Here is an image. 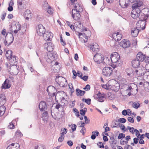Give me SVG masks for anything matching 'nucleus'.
Here are the masks:
<instances>
[{
  "mask_svg": "<svg viewBox=\"0 0 149 149\" xmlns=\"http://www.w3.org/2000/svg\"><path fill=\"white\" fill-rule=\"evenodd\" d=\"M120 57L119 55L116 52L114 53L111 55L110 58L112 63H114V68L121 65L122 63L120 61Z\"/></svg>",
  "mask_w": 149,
  "mask_h": 149,
  "instance_id": "1",
  "label": "nucleus"
},
{
  "mask_svg": "<svg viewBox=\"0 0 149 149\" xmlns=\"http://www.w3.org/2000/svg\"><path fill=\"white\" fill-rule=\"evenodd\" d=\"M6 102V97L4 95H0V116L4 114L6 108L4 105Z\"/></svg>",
  "mask_w": 149,
  "mask_h": 149,
  "instance_id": "2",
  "label": "nucleus"
},
{
  "mask_svg": "<svg viewBox=\"0 0 149 149\" xmlns=\"http://www.w3.org/2000/svg\"><path fill=\"white\" fill-rule=\"evenodd\" d=\"M136 4H133L132 6L133 10L131 13V17L135 19L139 17L140 16V13L141 10L139 8L140 7H138Z\"/></svg>",
  "mask_w": 149,
  "mask_h": 149,
  "instance_id": "3",
  "label": "nucleus"
},
{
  "mask_svg": "<svg viewBox=\"0 0 149 149\" xmlns=\"http://www.w3.org/2000/svg\"><path fill=\"white\" fill-rule=\"evenodd\" d=\"M21 29V30H23V31H22V33H24L26 31V29L25 28L22 27L21 28V25L19 24V23L16 24L15 25H13L11 26V27L10 28V31H12V32L14 31V33H17L18 31Z\"/></svg>",
  "mask_w": 149,
  "mask_h": 149,
  "instance_id": "4",
  "label": "nucleus"
},
{
  "mask_svg": "<svg viewBox=\"0 0 149 149\" xmlns=\"http://www.w3.org/2000/svg\"><path fill=\"white\" fill-rule=\"evenodd\" d=\"M55 80L56 82L61 87H64L67 84L66 79L61 76H56Z\"/></svg>",
  "mask_w": 149,
  "mask_h": 149,
  "instance_id": "5",
  "label": "nucleus"
},
{
  "mask_svg": "<svg viewBox=\"0 0 149 149\" xmlns=\"http://www.w3.org/2000/svg\"><path fill=\"white\" fill-rule=\"evenodd\" d=\"M146 71V69L143 66H140L134 70V73H135L138 77L143 76L144 75V73Z\"/></svg>",
  "mask_w": 149,
  "mask_h": 149,
  "instance_id": "6",
  "label": "nucleus"
},
{
  "mask_svg": "<svg viewBox=\"0 0 149 149\" xmlns=\"http://www.w3.org/2000/svg\"><path fill=\"white\" fill-rule=\"evenodd\" d=\"M61 113H59L56 112L55 113H53V112L51 110V114L53 118L55 120H58L62 118L64 115V109H63Z\"/></svg>",
  "mask_w": 149,
  "mask_h": 149,
  "instance_id": "7",
  "label": "nucleus"
},
{
  "mask_svg": "<svg viewBox=\"0 0 149 149\" xmlns=\"http://www.w3.org/2000/svg\"><path fill=\"white\" fill-rule=\"evenodd\" d=\"M56 54L50 53L46 54L45 55V58L46 61L48 63H51L56 58Z\"/></svg>",
  "mask_w": 149,
  "mask_h": 149,
  "instance_id": "8",
  "label": "nucleus"
},
{
  "mask_svg": "<svg viewBox=\"0 0 149 149\" xmlns=\"http://www.w3.org/2000/svg\"><path fill=\"white\" fill-rule=\"evenodd\" d=\"M104 56L100 53L96 54L94 57V60L97 63H100L102 62L104 60Z\"/></svg>",
  "mask_w": 149,
  "mask_h": 149,
  "instance_id": "9",
  "label": "nucleus"
},
{
  "mask_svg": "<svg viewBox=\"0 0 149 149\" xmlns=\"http://www.w3.org/2000/svg\"><path fill=\"white\" fill-rule=\"evenodd\" d=\"M112 69L110 67H106L102 70V74L104 76L106 77H109L112 74Z\"/></svg>",
  "mask_w": 149,
  "mask_h": 149,
  "instance_id": "10",
  "label": "nucleus"
},
{
  "mask_svg": "<svg viewBox=\"0 0 149 149\" xmlns=\"http://www.w3.org/2000/svg\"><path fill=\"white\" fill-rule=\"evenodd\" d=\"M9 71L12 75H16L18 74L19 70L18 66L15 65H12L10 68Z\"/></svg>",
  "mask_w": 149,
  "mask_h": 149,
  "instance_id": "11",
  "label": "nucleus"
},
{
  "mask_svg": "<svg viewBox=\"0 0 149 149\" xmlns=\"http://www.w3.org/2000/svg\"><path fill=\"white\" fill-rule=\"evenodd\" d=\"M46 31L45 28L41 24H39L37 28V32L39 36H42Z\"/></svg>",
  "mask_w": 149,
  "mask_h": 149,
  "instance_id": "12",
  "label": "nucleus"
},
{
  "mask_svg": "<svg viewBox=\"0 0 149 149\" xmlns=\"http://www.w3.org/2000/svg\"><path fill=\"white\" fill-rule=\"evenodd\" d=\"M44 47L46 50L49 52L52 51L54 49V45L51 42H49L45 43Z\"/></svg>",
  "mask_w": 149,
  "mask_h": 149,
  "instance_id": "13",
  "label": "nucleus"
},
{
  "mask_svg": "<svg viewBox=\"0 0 149 149\" xmlns=\"http://www.w3.org/2000/svg\"><path fill=\"white\" fill-rule=\"evenodd\" d=\"M131 45L130 41L127 40L123 39L122 40L120 43V46L124 49L129 47Z\"/></svg>",
  "mask_w": 149,
  "mask_h": 149,
  "instance_id": "14",
  "label": "nucleus"
},
{
  "mask_svg": "<svg viewBox=\"0 0 149 149\" xmlns=\"http://www.w3.org/2000/svg\"><path fill=\"white\" fill-rule=\"evenodd\" d=\"M102 86L103 88L105 89H111L115 91H118L119 89V86L115 87V85L111 86V85H109L108 83L102 85Z\"/></svg>",
  "mask_w": 149,
  "mask_h": 149,
  "instance_id": "15",
  "label": "nucleus"
},
{
  "mask_svg": "<svg viewBox=\"0 0 149 149\" xmlns=\"http://www.w3.org/2000/svg\"><path fill=\"white\" fill-rule=\"evenodd\" d=\"M42 36L45 40H50L53 37V33L47 31H45Z\"/></svg>",
  "mask_w": 149,
  "mask_h": 149,
  "instance_id": "16",
  "label": "nucleus"
},
{
  "mask_svg": "<svg viewBox=\"0 0 149 149\" xmlns=\"http://www.w3.org/2000/svg\"><path fill=\"white\" fill-rule=\"evenodd\" d=\"M72 16L75 20H78L80 19V12H77L72 9Z\"/></svg>",
  "mask_w": 149,
  "mask_h": 149,
  "instance_id": "17",
  "label": "nucleus"
},
{
  "mask_svg": "<svg viewBox=\"0 0 149 149\" xmlns=\"http://www.w3.org/2000/svg\"><path fill=\"white\" fill-rule=\"evenodd\" d=\"M11 86V84H10L9 80L8 79H6L2 84L1 88L4 89H8Z\"/></svg>",
  "mask_w": 149,
  "mask_h": 149,
  "instance_id": "18",
  "label": "nucleus"
},
{
  "mask_svg": "<svg viewBox=\"0 0 149 149\" xmlns=\"http://www.w3.org/2000/svg\"><path fill=\"white\" fill-rule=\"evenodd\" d=\"M47 106L46 102L44 101H42L39 103V107L41 111H47Z\"/></svg>",
  "mask_w": 149,
  "mask_h": 149,
  "instance_id": "19",
  "label": "nucleus"
},
{
  "mask_svg": "<svg viewBox=\"0 0 149 149\" xmlns=\"http://www.w3.org/2000/svg\"><path fill=\"white\" fill-rule=\"evenodd\" d=\"M74 7V8L73 9L77 12L81 13L83 11L82 6L81 3H76Z\"/></svg>",
  "mask_w": 149,
  "mask_h": 149,
  "instance_id": "20",
  "label": "nucleus"
},
{
  "mask_svg": "<svg viewBox=\"0 0 149 149\" xmlns=\"http://www.w3.org/2000/svg\"><path fill=\"white\" fill-rule=\"evenodd\" d=\"M113 38L116 41H118L120 40L122 37L121 34H120L119 32L114 33L112 35Z\"/></svg>",
  "mask_w": 149,
  "mask_h": 149,
  "instance_id": "21",
  "label": "nucleus"
},
{
  "mask_svg": "<svg viewBox=\"0 0 149 149\" xmlns=\"http://www.w3.org/2000/svg\"><path fill=\"white\" fill-rule=\"evenodd\" d=\"M129 0H119V3L121 7L123 8H125L128 6Z\"/></svg>",
  "mask_w": 149,
  "mask_h": 149,
  "instance_id": "22",
  "label": "nucleus"
},
{
  "mask_svg": "<svg viewBox=\"0 0 149 149\" xmlns=\"http://www.w3.org/2000/svg\"><path fill=\"white\" fill-rule=\"evenodd\" d=\"M19 146L18 143H12L8 146L6 149H19Z\"/></svg>",
  "mask_w": 149,
  "mask_h": 149,
  "instance_id": "23",
  "label": "nucleus"
},
{
  "mask_svg": "<svg viewBox=\"0 0 149 149\" xmlns=\"http://www.w3.org/2000/svg\"><path fill=\"white\" fill-rule=\"evenodd\" d=\"M99 47L97 43H93L92 45L90 46V48L93 52L98 51Z\"/></svg>",
  "mask_w": 149,
  "mask_h": 149,
  "instance_id": "24",
  "label": "nucleus"
},
{
  "mask_svg": "<svg viewBox=\"0 0 149 149\" xmlns=\"http://www.w3.org/2000/svg\"><path fill=\"white\" fill-rule=\"evenodd\" d=\"M145 58V55L141 52H139L136 55V59L140 61H143Z\"/></svg>",
  "mask_w": 149,
  "mask_h": 149,
  "instance_id": "25",
  "label": "nucleus"
},
{
  "mask_svg": "<svg viewBox=\"0 0 149 149\" xmlns=\"http://www.w3.org/2000/svg\"><path fill=\"white\" fill-rule=\"evenodd\" d=\"M104 95L101 94L100 92L95 96L96 98L98 99V101L100 102H103L104 101Z\"/></svg>",
  "mask_w": 149,
  "mask_h": 149,
  "instance_id": "26",
  "label": "nucleus"
},
{
  "mask_svg": "<svg viewBox=\"0 0 149 149\" xmlns=\"http://www.w3.org/2000/svg\"><path fill=\"white\" fill-rule=\"evenodd\" d=\"M132 63L133 67L137 68L140 65V62L136 59H134L132 61Z\"/></svg>",
  "mask_w": 149,
  "mask_h": 149,
  "instance_id": "27",
  "label": "nucleus"
},
{
  "mask_svg": "<svg viewBox=\"0 0 149 149\" xmlns=\"http://www.w3.org/2000/svg\"><path fill=\"white\" fill-rule=\"evenodd\" d=\"M143 0H129V1L131 3H134L136 2V3L133 4H136L138 7H141L142 6L143 4Z\"/></svg>",
  "mask_w": 149,
  "mask_h": 149,
  "instance_id": "28",
  "label": "nucleus"
},
{
  "mask_svg": "<svg viewBox=\"0 0 149 149\" xmlns=\"http://www.w3.org/2000/svg\"><path fill=\"white\" fill-rule=\"evenodd\" d=\"M140 31L138 29H135V28H132L131 29V33L132 36L136 37L138 35V33Z\"/></svg>",
  "mask_w": 149,
  "mask_h": 149,
  "instance_id": "29",
  "label": "nucleus"
},
{
  "mask_svg": "<svg viewBox=\"0 0 149 149\" xmlns=\"http://www.w3.org/2000/svg\"><path fill=\"white\" fill-rule=\"evenodd\" d=\"M47 91L49 94L53 92H56V89L54 86H50L47 87Z\"/></svg>",
  "mask_w": 149,
  "mask_h": 149,
  "instance_id": "30",
  "label": "nucleus"
},
{
  "mask_svg": "<svg viewBox=\"0 0 149 149\" xmlns=\"http://www.w3.org/2000/svg\"><path fill=\"white\" fill-rule=\"evenodd\" d=\"M6 56L7 59L9 60L12 57V52L11 50H8L6 52Z\"/></svg>",
  "mask_w": 149,
  "mask_h": 149,
  "instance_id": "31",
  "label": "nucleus"
},
{
  "mask_svg": "<svg viewBox=\"0 0 149 149\" xmlns=\"http://www.w3.org/2000/svg\"><path fill=\"white\" fill-rule=\"evenodd\" d=\"M5 38L8 41L9 45H10L13 42L14 39L13 36L12 34H10L9 36H6V38Z\"/></svg>",
  "mask_w": 149,
  "mask_h": 149,
  "instance_id": "32",
  "label": "nucleus"
},
{
  "mask_svg": "<svg viewBox=\"0 0 149 149\" xmlns=\"http://www.w3.org/2000/svg\"><path fill=\"white\" fill-rule=\"evenodd\" d=\"M76 94L78 96H81L84 95L86 92L83 91L78 89H77L76 90Z\"/></svg>",
  "mask_w": 149,
  "mask_h": 149,
  "instance_id": "33",
  "label": "nucleus"
},
{
  "mask_svg": "<svg viewBox=\"0 0 149 149\" xmlns=\"http://www.w3.org/2000/svg\"><path fill=\"white\" fill-rule=\"evenodd\" d=\"M10 61V62L11 63L12 65H14L17 62V59H16V56H12V57H11V58L8 60Z\"/></svg>",
  "mask_w": 149,
  "mask_h": 149,
  "instance_id": "34",
  "label": "nucleus"
},
{
  "mask_svg": "<svg viewBox=\"0 0 149 149\" xmlns=\"http://www.w3.org/2000/svg\"><path fill=\"white\" fill-rule=\"evenodd\" d=\"M99 132L97 131H93L92 133V135L91 136V138L92 139L94 140L96 138V136L98 135Z\"/></svg>",
  "mask_w": 149,
  "mask_h": 149,
  "instance_id": "35",
  "label": "nucleus"
},
{
  "mask_svg": "<svg viewBox=\"0 0 149 149\" xmlns=\"http://www.w3.org/2000/svg\"><path fill=\"white\" fill-rule=\"evenodd\" d=\"M84 30L86 31V32L84 33L83 34L85 35V38L86 39H87V40L86 41L85 40H84V42H87V40H88V37L89 36H90V34L91 32L89 30L87 31L86 29H84Z\"/></svg>",
  "mask_w": 149,
  "mask_h": 149,
  "instance_id": "36",
  "label": "nucleus"
},
{
  "mask_svg": "<svg viewBox=\"0 0 149 149\" xmlns=\"http://www.w3.org/2000/svg\"><path fill=\"white\" fill-rule=\"evenodd\" d=\"M134 70L131 68L128 69L127 70V75L131 76L134 74H135V73H134Z\"/></svg>",
  "mask_w": 149,
  "mask_h": 149,
  "instance_id": "37",
  "label": "nucleus"
},
{
  "mask_svg": "<svg viewBox=\"0 0 149 149\" xmlns=\"http://www.w3.org/2000/svg\"><path fill=\"white\" fill-rule=\"evenodd\" d=\"M23 0H17V6L19 9H22L23 8L22 5Z\"/></svg>",
  "mask_w": 149,
  "mask_h": 149,
  "instance_id": "38",
  "label": "nucleus"
},
{
  "mask_svg": "<svg viewBox=\"0 0 149 149\" xmlns=\"http://www.w3.org/2000/svg\"><path fill=\"white\" fill-rule=\"evenodd\" d=\"M22 135V133L19 130H17L15 133V136L17 138H20Z\"/></svg>",
  "mask_w": 149,
  "mask_h": 149,
  "instance_id": "39",
  "label": "nucleus"
},
{
  "mask_svg": "<svg viewBox=\"0 0 149 149\" xmlns=\"http://www.w3.org/2000/svg\"><path fill=\"white\" fill-rule=\"evenodd\" d=\"M103 63L107 65H109L110 64L109 59L108 57H106Z\"/></svg>",
  "mask_w": 149,
  "mask_h": 149,
  "instance_id": "40",
  "label": "nucleus"
},
{
  "mask_svg": "<svg viewBox=\"0 0 149 149\" xmlns=\"http://www.w3.org/2000/svg\"><path fill=\"white\" fill-rule=\"evenodd\" d=\"M140 105V104L136 102H135L133 103L132 106L133 107L136 109H137L139 108Z\"/></svg>",
  "mask_w": 149,
  "mask_h": 149,
  "instance_id": "41",
  "label": "nucleus"
},
{
  "mask_svg": "<svg viewBox=\"0 0 149 149\" xmlns=\"http://www.w3.org/2000/svg\"><path fill=\"white\" fill-rule=\"evenodd\" d=\"M141 15L139 17V20H142V21H146V17L145 15L143 13L141 14Z\"/></svg>",
  "mask_w": 149,
  "mask_h": 149,
  "instance_id": "42",
  "label": "nucleus"
},
{
  "mask_svg": "<svg viewBox=\"0 0 149 149\" xmlns=\"http://www.w3.org/2000/svg\"><path fill=\"white\" fill-rule=\"evenodd\" d=\"M82 100V101H84L88 105H89L91 104V100L90 99L88 98L87 99H85L84 98H83Z\"/></svg>",
  "mask_w": 149,
  "mask_h": 149,
  "instance_id": "43",
  "label": "nucleus"
},
{
  "mask_svg": "<svg viewBox=\"0 0 149 149\" xmlns=\"http://www.w3.org/2000/svg\"><path fill=\"white\" fill-rule=\"evenodd\" d=\"M62 132L60 134H61L63 136H64V134H65L67 132V130L66 128H63L61 130Z\"/></svg>",
  "mask_w": 149,
  "mask_h": 149,
  "instance_id": "44",
  "label": "nucleus"
},
{
  "mask_svg": "<svg viewBox=\"0 0 149 149\" xmlns=\"http://www.w3.org/2000/svg\"><path fill=\"white\" fill-rule=\"evenodd\" d=\"M140 21H138L136 24V27L135 29H138L139 31L140 30V28H141V25L139 23L140 22Z\"/></svg>",
  "mask_w": 149,
  "mask_h": 149,
  "instance_id": "45",
  "label": "nucleus"
},
{
  "mask_svg": "<svg viewBox=\"0 0 149 149\" xmlns=\"http://www.w3.org/2000/svg\"><path fill=\"white\" fill-rule=\"evenodd\" d=\"M127 129L129 130L130 132H131L132 134H134L135 132V130L133 127H130V126H128Z\"/></svg>",
  "mask_w": 149,
  "mask_h": 149,
  "instance_id": "46",
  "label": "nucleus"
},
{
  "mask_svg": "<svg viewBox=\"0 0 149 149\" xmlns=\"http://www.w3.org/2000/svg\"><path fill=\"white\" fill-rule=\"evenodd\" d=\"M120 124V122L119 121H116L113 127H120V125H119Z\"/></svg>",
  "mask_w": 149,
  "mask_h": 149,
  "instance_id": "47",
  "label": "nucleus"
},
{
  "mask_svg": "<svg viewBox=\"0 0 149 149\" xmlns=\"http://www.w3.org/2000/svg\"><path fill=\"white\" fill-rule=\"evenodd\" d=\"M108 97L110 100H113L114 99V96L113 94L110 93L108 94Z\"/></svg>",
  "mask_w": 149,
  "mask_h": 149,
  "instance_id": "48",
  "label": "nucleus"
},
{
  "mask_svg": "<svg viewBox=\"0 0 149 149\" xmlns=\"http://www.w3.org/2000/svg\"><path fill=\"white\" fill-rule=\"evenodd\" d=\"M80 77L81 79H82L84 81H86L88 80V76L85 75L82 77V74H81V75L80 76Z\"/></svg>",
  "mask_w": 149,
  "mask_h": 149,
  "instance_id": "49",
  "label": "nucleus"
},
{
  "mask_svg": "<svg viewBox=\"0 0 149 149\" xmlns=\"http://www.w3.org/2000/svg\"><path fill=\"white\" fill-rule=\"evenodd\" d=\"M64 137H65V136H63V135L61 134L59 138L58 139V141H59V142H62L64 139Z\"/></svg>",
  "mask_w": 149,
  "mask_h": 149,
  "instance_id": "50",
  "label": "nucleus"
},
{
  "mask_svg": "<svg viewBox=\"0 0 149 149\" xmlns=\"http://www.w3.org/2000/svg\"><path fill=\"white\" fill-rule=\"evenodd\" d=\"M144 60L145 62L148 63V64L146 65V67L147 66L149 65V57H146L145 56V58Z\"/></svg>",
  "mask_w": 149,
  "mask_h": 149,
  "instance_id": "51",
  "label": "nucleus"
},
{
  "mask_svg": "<svg viewBox=\"0 0 149 149\" xmlns=\"http://www.w3.org/2000/svg\"><path fill=\"white\" fill-rule=\"evenodd\" d=\"M15 126L11 122L9 123V125L8 126V128L10 129H13L14 128Z\"/></svg>",
  "mask_w": 149,
  "mask_h": 149,
  "instance_id": "52",
  "label": "nucleus"
},
{
  "mask_svg": "<svg viewBox=\"0 0 149 149\" xmlns=\"http://www.w3.org/2000/svg\"><path fill=\"white\" fill-rule=\"evenodd\" d=\"M34 149H44L43 147L41 145H37L35 146Z\"/></svg>",
  "mask_w": 149,
  "mask_h": 149,
  "instance_id": "53",
  "label": "nucleus"
},
{
  "mask_svg": "<svg viewBox=\"0 0 149 149\" xmlns=\"http://www.w3.org/2000/svg\"><path fill=\"white\" fill-rule=\"evenodd\" d=\"M132 87H137V86L134 84L132 83L131 84V86L129 87L128 90H131L132 89H133V88H132Z\"/></svg>",
  "mask_w": 149,
  "mask_h": 149,
  "instance_id": "54",
  "label": "nucleus"
},
{
  "mask_svg": "<svg viewBox=\"0 0 149 149\" xmlns=\"http://www.w3.org/2000/svg\"><path fill=\"white\" fill-rule=\"evenodd\" d=\"M125 136V135L123 133H120L119 134L118 138V139H120L122 138H124Z\"/></svg>",
  "mask_w": 149,
  "mask_h": 149,
  "instance_id": "55",
  "label": "nucleus"
},
{
  "mask_svg": "<svg viewBox=\"0 0 149 149\" xmlns=\"http://www.w3.org/2000/svg\"><path fill=\"white\" fill-rule=\"evenodd\" d=\"M147 69H146V71H145V72H144V75L143 76V77H146V78H147L149 75V71H147Z\"/></svg>",
  "mask_w": 149,
  "mask_h": 149,
  "instance_id": "56",
  "label": "nucleus"
},
{
  "mask_svg": "<svg viewBox=\"0 0 149 149\" xmlns=\"http://www.w3.org/2000/svg\"><path fill=\"white\" fill-rule=\"evenodd\" d=\"M48 13L50 14H52L53 13V10L50 7H49L47 10Z\"/></svg>",
  "mask_w": 149,
  "mask_h": 149,
  "instance_id": "57",
  "label": "nucleus"
},
{
  "mask_svg": "<svg viewBox=\"0 0 149 149\" xmlns=\"http://www.w3.org/2000/svg\"><path fill=\"white\" fill-rule=\"evenodd\" d=\"M45 111L43 113V117H44V118L46 119L48 118V113L47 111Z\"/></svg>",
  "mask_w": 149,
  "mask_h": 149,
  "instance_id": "58",
  "label": "nucleus"
},
{
  "mask_svg": "<svg viewBox=\"0 0 149 149\" xmlns=\"http://www.w3.org/2000/svg\"><path fill=\"white\" fill-rule=\"evenodd\" d=\"M85 120V123L86 124H88L90 123V120L86 116H84Z\"/></svg>",
  "mask_w": 149,
  "mask_h": 149,
  "instance_id": "59",
  "label": "nucleus"
},
{
  "mask_svg": "<svg viewBox=\"0 0 149 149\" xmlns=\"http://www.w3.org/2000/svg\"><path fill=\"white\" fill-rule=\"evenodd\" d=\"M97 145L99 146V148H104V146L103 145V144L102 143L100 142H98V143H97Z\"/></svg>",
  "mask_w": 149,
  "mask_h": 149,
  "instance_id": "60",
  "label": "nucleus"
},
{
  "mask_svg": "<svg viewBox=\"0 0 149 149\" xmlns=\"http://www.w3.org/2000/svg\"><path fill=\"white\" fill-rule=\"evenodd\" d=\"M90 89V86L89 84H87L86 86L84 88V89L86 91H88Z\"/></svg>",
  "mask_w": 149,
  "mask_h": 149,
  "instance_id": "61",
  "label": "nucleus"
},
{
  "mask_svg": "<svg viewBox=\"0 0 149 149\" xmlns=\"http://www.w3.org/2000/svg\"><path fill=\"white\" fill-rule=\"evenodd\" d=\"M6 13L5 12H3L1 15V19L2 20H3L5 17Z\"/></svg>",
  "mask_w": 149,
  "mask_h": 149,
  "instance_id": "62",
  "label": "nucleus"
},
{
  "mask_svg": "<svg viewBox=\"0 0 149 149\" xmlns=\"http://www.w3.org/2000/svg\"><path fill=\"white\" fill-rule=\"evenodd\" d=\"M127 120H128L130 123H133L134 122L133 118L131 117H128V118Z\"/></svg>",
  "mask_w": 149,
  "mask_h": 149,
  "instance_id": "63",
  "label": "nucleus"
},
{
  "mask_svg": "<svg viewBox=\"0 0 149 149\" xmlns=\"http://www.w3.org/2000/svg\"><path fill=\"white\" fill-rule=\"evenodd\" d=\"M77 127L76 125L75 124H73L72 125L71 128L73 131L75 130Z\"/></svg>",
  "mask_w": 149,
  "mask_h": 149,
  "instance_id": "64",
  "label": "nucleus"
}]
</instances>
